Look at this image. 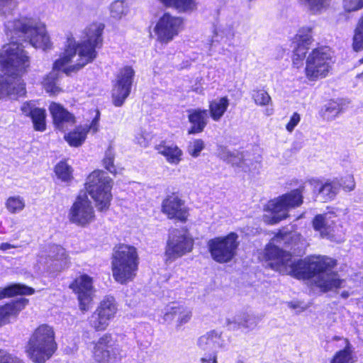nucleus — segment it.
I'll use <instances>...</instances> for the list:
<instances>
[{"mask_svg":"<svg viewBox=\"0 0 363 363\" xmlns=\"http://www.w3.org/2000/svg\"><path fill=\"white\" fill-rule=\"evenodd\" d=\"M5 33L11 40L28 42L35 48H50L51 43L45 25L35 19L21 18L5 23ZM30 62L22 45L16 41L5 45L0 50V98L5 96L17 97L25 95V83L21 79Z\"/></svg>","mask_w":363,"mask_h":363,"instance_id":"obj_1","label":"nucleus"},{"mask_svg":"<svg viewBox=\"0 0 363 363\" xmlns=\"http://www.w3.org/2000/svg\"><path fill=\"white\" fill-rule=\"evenodd\" d=\"M300 238L296 232L280 230L265 248L264 256L269 262L268 265L281 274H289L298 279H311L323 291L343 287L345 280L333 271L336 265L335 260L321 256L299 259L276 246V244H296Z\"/></svg>","mask_w":363,"mask_h":363,"instance_id":"obj_2","label":"nucleus"},{"mask_svg":"<svg viewBox=\"0 0 363 363\" xmlns=\"http://www.w3.org/2000/svg\"><path fill=\"white\" fill-rule=\"evenodd\" d=\"M104 26L93 23L84 30L82 42L77 44L74 38L67 36L63 55L53 65V70L43 79V86L46 92L57 94L60 91L58 86L59 71L68 74L77 71L89 62L97 55L96 49L102 45L101 34Z\"/></svg>","mask_w":363,"mask_h":363,"instance_id":"obj_3","label":"nucleus"},{"mask_svg":"<svg viewBox=\"0 0 363 363\" xmlns=\"http://www.w3.org/2000/svg\"><path fill=\"white\" fill-rule=\"evenodd\" d=\"M137 249L128 245L116 246L113 252L111 267L114 279L124 284L133 280L138 270Z\"/></svg>","mask_w":363,"mask_h":363,"instance_id":"obj_4","label":"nucleus"},{"mask_svg":"<svg viewBox=\"0 0 363 363\" xmlns=\"http://www.w3.org/2000/svg\"><path fill=\"white\" fill-rule=\"evenodd\" d=\"M56 350L55 332L52 327L45 324L34 330L26 347L28 357L35 363H45Z\"/></svg>","mask_w":363,"mask_h":363,"instance_id":"obj_5","label":"nucleus"},{"mask_svg":"<svg viewBox=\"0 0 363 363\" xmlns=\"http://www.w3.org/2000/svg\"><path fill=\"white\" fill-rule=\"evenodd\" d=\"M303 191V187H300L270 200L265 207L267 214L264 215V220L270 224H274L286 218L291 208L302 204Z\"/></svg>","mask_w":363,"mask_h":363,"instance_id":"obj_6","label":"nucleus"},{"mask_svg":"<svg viewBox=\"0 0 363 363\" xmlns=\"http://www.w3.org/2000/svg\"><path fill=\"white\" fill-rule=\"evenodd\" d=\"M112 179L102 170H95L86 179V189L99 211L108 208L112 198Z\"/></svg>","mask_w":363,"mask_h":363,"instance_id":"obj_7","label":"nucleus"},{"mask_svg":"<svg viewBox=\"0 0 363 363\" xmlns=\"http://www.w3.org/2000/svg\"><path fill=\"white\" fill-rule=\"evenodd\" d=\"M333 64L332 52L328 47L313 49L306 57L305 74L309 81L325 78Z\"/></svg>","mask_w":363,"mask_h":363,"instance_id":"obj_8","label":"nucleus"},{"mask_svg":"<svg viewBox=\"0 0 363 363\" xmlns=\"http://www.w3.org/2000/svg\"><path fill=\"white\" fill-rule=\"evenodd\" d=\"M238 236L230 233L224 237H218L208 241L207 246L213 260L218 263H227L236 255Z\"/></svg>","mask_w":363,"mask_h":363,"instance_id":"obj_9","label":"nucleus"},{"mask_svg":"<svg viewBox=\"0 0 363 363\" xmlns=\"http://www.w3.org/2000/svg\"><path fill=\"white\" fill-rule=\"evenodd\" d=\"M194 241L184 229H174L169 235L165 255L167 260H175L192 251Z\"/></svg>","mask_w":363,"mask_h":363,"instance_id":"obj_10","label":"nucleus"},{"mask_svg":"<svg viewBox=\"0 0 363 363\" xmlns=\"http://www.w3.org/2000/svg\"><path fill=\"white\" fill-rule=\"evenodd\" d=\"M93 356L99 363H115L121 357V348L110 334H104L95 343Z\"/></svg>","mask_w":363,"mask_h":363,"instance_id":"obj_11","label":"nucleus"},{"mask_svg":"<svg viewBox=\"0 0 363 363\" xmlns=\"http://www.w3.org/2000/svg\"><path fill=\"white\" fill-rule=\"evenodd\" d=\"M69 220L78 226L86 227L95 220V212L86 194H79L68 213Z\"/></svg>","mask_w":363,"mask_h":363,"instance_id":"obj_12","label":"nucleus"},{"mask_svg":"<svg viewBox=\"0 0 363 363\" xmlns=\"http://www.w3.org/2000/svg\"><path fill=\"white\" fill-rule=\"evenodd\" d=\"M134 76L135 71L130 66L119 70L112 89V99L116 106H121L130 95Z\"/></svg>","mask_w":363,"mask_h":363,"instance_id":"obj_13","label":"nucleus"},{"mask_svg":"<svg viewBox=\"0 0 363 363\" xmlns=\"http://www.w3.org/2000/svg\"><path fill=\"white\" fill-rule=\"evenodd\" d=\"M183 20L181 17L169 13H164L157 22L154 31L157 40L168 43L177 36L182 28Z\"/></svg>","mask_w":363,"mask_h":363,"instance_id":"obj_14","label":"nucleus"},{"mask_svg":"<svg viewBox=\"0 0 363 363\" xmlns=\"http://www.w3.org/2000/svg\"><path fill=\"white\" fill-rule=\"evenodd\" d=\"M118 311L115 298L106 296L89 318L91 326L96 331H102L108 326Z\"/></svg>","mask_w":363,"mask_h":363,"instance_id":"obj_15","label":"nucleus"},{"mask_svg":"<svg viewBox=\"0 0 363 363\" xmlns=\"http://www.w3.org/2000/svg\"><path fill=\"white\" fill-rule=\"evenodd\" d=\"M69 288L77 296L80 310L88 311L95 291L92 278L87 274H81L72 281Z\"/></svg>","mask_w":363,"mask_h":363,"instance_id":"obj_16","label":"nucleus"},{"mask_svg":"<svg viewBox=\"0 0 363 363\" xmlns=\"http://www.w3.org/2000/svg\"><path fill=\"white\" fill-rule=\"evenodd\" d=\"M335 217L336 216L333 212L318 214L313 220V227L321 238L341 242L343 240L344 233L343 232L341 233L336 232L334 220Z\"/></svg>","mask_w":363,"mask_h":363,"instance_id":"obj_17","label":"nucleus"},{"mask_svg":"<svg viewBox=\"0 0 363 363\" xmlns=\"http://www.w3.org/2000/svg\"><path fill=\"white\" fill-rule=\"evenodd\" d=\"M313 42L311 28L303 27L299 29L293 42L294 44L293 55L294 65L298 67L299 64L302 62Z\"/></svg>","mask_w":363,"mask_h":363,"instance_id":"obj_18","label":"nucleus"},{"mask_svg":"<svg viewBox=\"0 0 363 363\" xmlns=\"http://www.w3.org/2000/svg\"><path fill=\"white\" fill-rule=\"evenodd\" d=\"M313 193L323 202L333 199L338 194L341 183L337 178L327 179L325 182L312 179L309 182Z\"/></svg>","mask_w":363,"mask_h":363,"instance_id":"obj_19","label":"nucleus"},{"mask_svg":"<svg viewBox=\"0 0 363 363\" xmlns=\"http://www.w3.org/2000/svg\"><path fill=\"white\" fill-rule=\"evenodd\" d=\"M162 211L170 219L175 218L184 222L188 217V211L184 202L174 194L168 196L163 201Z\"/></svg>","mask_w":363,"mask_h":363,"instance_id":"obj_20","label":"nucleus"},{"mask_svg":"<svg viewBox=\"0 0 363 363\" xmlns=\"http://www.w3.org/2000/svg\"><path fill=\"white\" fill-rule=\"evenodd\" d=\"M49 110L54 124L59 130L65 132L75 123L74 116L60 104L52 102L49 106Z\"/></svg>","mask_w":363,"mask_h":363,"instance_id":"obj_21","label":"nucleus"},{"mask_svg":"<svg viewBox=\"0 0 363 363\" xmlns=\"http://www.w3.org/2000/svg\"><path fill=\"white\" fill-rule=\"evenodd\" d=\"M23 114L30 116L32 119L35 130L43 131L45 130V111L37 108L33 101L25 102L21 107Z\"/></svg>","mask_w":363,"mask_h":363,"instance_id":"obj_22","label":"nucleus"},{"mask_svg":"<svg viewBox=\"0 0 363 363\" xmlns=\"http://www.w3.org/2000/svg\"><path fill=\"white\" fill-rule=\"evenodd\" d=\"M155 148L172 165H177L182 160L183 152L174 143L161 141Z\"/></svg>","mask_w":363,"mask_h":363,"instance_id":"obj_23","label":"nucleus"},{"mask_svg":"<svg viewBox=\"0 0 363 363\" xmlns=\"http://www.w3.org/2000/svg\"><path fill=\"white\" fill-rule=\"evenodd\" d=\"M28 302L26 298H20L5 305H0V327L9 323L10 318L16 317Z\"/></svg>","mask_w":363,"mask_h":363,"instance_id":"obj_24","label":"nucleus"},{"mask_svg":"<svg viewBox=\"0 0 363 363\" xmlns=\"http://www.w3.org/2000/svg\"><path fill=\"white\" fill-rule=\"evenodd\" d=\"M224 340L222 333L216 330H211L199 337V346L203 350L211 351L215 353L218 348L223 346Z\"/></svg>","mask_w":363,"mask_h":363,"instance_id":"obj_25","label":"nucleus"},{"mask_svg":"<svg viewBox=\"0 0 363 363\" xmlns=\"http://www.w3.org/2000/svg\"><path fill=\"white\" fill-rule=\"evenodd\" d=\"M188 113L189 121L191 124L189 133L196 134L202 132L208 123V111L200 108L190 109L188 111Z\"/></svg>","mask_w":363,"mask_h":363,"instance_id":"obj_26","label":"nucleus"},{"mask_svg":"<svg viewBox=\"0 0 363 363\" xmlns=\"http://www.w3.org/2000/svg\"><path fill=\"white\" fill-rule=\"evenodd\" d=\"M259 321V318L253 315L243 313L233 318V320H228V326L230 329L235 330L239 328H244L250 330L254 329Z\"/></svg>","mask_w":363,"mask_h":363,"instance_id":"obj_27","label":"nucleus"},{"mask_svg":"<svg viewBox=\"0 0 363 363\" xmlns=\"http://www.w3.org/2000/svg\"><path fill=\"white\" fill-rule=\"evenodd\" d=\"M48 256L50 260H57L63 262L65 264L67 263V254L62 247L57 245H52L49 247L48 253L46 252H42L39 256L38 262L41 264H47V258H45V261L43 260L44 257Z\"/></svg>","mask_w":363,"mask_h":363,"instance_id":"obj_28","label":"nucleus"},{"mask_svg":"<svg viewBox=\"0 0 363 363\" xmlns=\"http://www.w3.org/2000/svg\"><path fill=\"white\" fill-rule=\"evenodd\" d=\"M345 347L337 352L330 361V363H354L356 357L354 348L347 339H343Z\"/></svg>","mask_w":363,"mask_h":363,"instance_id":"obj_29","label":"nucleus"},{"mask_svg":"<svg viewBox=\"0 0 363 363\" xmlns=\"http://www.w3.org/2000/svg\"><path fill=\"white\" fill-rule=\"evenodd\" d=\"M165 6L172 8L179 13H192L198 7V0H164Z\"/></svg>","mask_w":363,"mask_h":363,"instance_id":"obj_30","label":"nucleus"},{"mask_svg":"<svg viewBox=\"0 0 363 363\" xmlns=\"http://www.w3.org/2000/svg\"><path fill=\"white\" fill-rule=\"evenodd\" d=\"M229 106V100L226 96L216 99L210 102L209 111L214 121H218Z\"/></svg>","mask_w":363,"mask_h":363,"instance_id":"obj_31","label":"nucleus"},{"mask_svg":"<svg viewBox=\"0 0 363 363\" xmlns=\"http://www.w3.org/2000/svg\"><path fill=\"white\" fill-rule=\"evenodd\" d=\"M87 133L86 125H79L73 131L66 134L65 139L70 146L79 147L85 141Z\"/></svg>","mask_w":363,"mask_h":363,"instance_id":"obj_32","label":"nucleus"},{"mask_svg":"<svg viewBox=\"0 0 363 363\" xmlns=\"http://www.w3.org/2000/svg\"><path fill=\"white\" fill-rule=\"evenodd\" d=\"M236 27L237 23L235 22L220 23L216 26L213 30V39L211 43L218 41V38L232 39L235 36Z\"/></svg>","mask_w":363,"mask_h":363,"instance_id":"obj_33","label":"nucleus"},{"mask_svg":"<svg viewBox=\"0 0 363 363\" xmlns=\"http://www.w3.org/2000/svg\"><path fill=\"white\" fill-rule=\"evenodd\" d=\"M34 293V289L21 284H13L0 290V300L17 294L30 295Z\"/></svg>","mask_w":363,"mask_h":363,"instance_id":"obj_34","label":"nucleus"},{"mask_svg":"<svg viewBox=\"0 0 363 363\" xmlns=\"http://www.w3.org/2000/svg\"><path fill=\"white\" fill-rule=\"evenodd\" d=\"M298 2L307 8L313 14L320 13L325 10L330 4L331 0H297Z\"/></svg>","mask_w":363,"mask_h":363,"instance_id":"obj_35","label":"nucleus"},{"mask_svg":"<svg viewBox=\"0 0 363 363\" xmlns=\"http://www.w3.org/2000/svg\"><path fill=\"white\" fill-rule=\"evenodd\" d=\"M343 110L342 105L337 101L328 102L322 109L323 117L328 120H334Z\"/></svg>","mask_w":363,"mask_h":363,"instance_id":"obj_36","label":"nucleus"},{"mask_svg":"<svg viewBox=\"0 0 363 363\" xmlns=\"http://www.w3.org/2000/svg\"><path fill=\"white\" fill-rule=\"evenodd\" d=\"M352 49L355 52L363 50V15L361 16L354 30Z\"/></svg>","mask_w":363,"mask_h":363,"instance_id":"obj_37","label":"nucleus"},{"mask_svg":"<svg viewBox=\"0 0 363 363\" xmlns=\"http://www.w3.org/2000/svg\"><path fill=\"white\" fill-rule=\"evenodd\" d=\"M5 205L9 212L13 214L20 213L26 206L23 198L20 196L9 197Z\"/></svg>","mask_w":363,"mask_h":363,"instance_id":"obj_38","label":"nucleus"},{"mask_svg":"<svg viewBox=\"0 0 363 363\" xmlns=\"http://www.w3.org/2000/svg\"><path fill=\"white\" fill-rule=\"evenodd\" d=\"M111 16L115 19H121L128 13V7L123 0L114 1L109 7Z\"/></svg>","mask_w":363,"mask_h":363,"instance_id":"obj_39","label":"nucleus"},{"mask_svg":"<svg viewBox=\"0 0 363 363\" xmlns=\"http://www.w3.org/2000/svg\"><path fill=\"white\" fill-rule=\"evenodd\" d=\"M115 154L111 147H109L105 152L104 157L102 160L104 168L113 174H116V168L114 165Z\"/></svg>","mask_w":363,"mask_h":363,"instance_id":"obj_40","label":"nucleus"},{"mask_svg":"<svg viewBox=\"0 0 363 363\" xmlns=\"http://www.w3.org/2000/svg\"><path fill=\"white\" fill-rule=\"evenodd\" d=\"M191 310L186 306L180 304L178 311V318L177 320V328H179L183 325L187 323L191 320Z\"/></svg>","mask_w":363,"mask_h":363,"instance_id":"obj_41","label":"nucleus"},{"mask_svg":"<svg viewBox=\"0 0 363 363\" xmlns=\"http://www.w3.org/2000/svg\"><path fill=\"white\" fill-rule=\"evenodd\" d=\"M55 172L58 178L63 181H67L71 178V167L65 162H59L55 167Z\"/></svg>","mask_w":363,"mask_h":363,"instance_id":"obj_42","label":"nucleus"},{"mask_svg":"<svg viewBox=\"0 0 363 363\" xmlns=\"http://www.w3.org/2000/svg\"><path fill=\"white\" fill-rule=\"evenodd\" d=\"M151 139L152 137L149 133L144 130L140 129L136 132L135 135L134 141L140 147H147L149 146Z\"/></svg>","mask_w":363,"mask_h":363,"instance_id":"obj_43","label":"nucleus"},{"mask_svg":"<svg viewBox=\"0 0 363 363\" xmlns=\"http://www.w3.org/2000/svg\"><path fill=\"white\" fill-rule=\"evenodd\" d=\"M252 98L255 103L259 106H266L271 101V97L264 90H256L253 91Z\"/></svg>","mask_w":363,"mask_h":363,"instance_id":"obj_44","label":"nucleus"},{"mask_svg":"<svg viewBox=\"0 0 363 363\" xmlns=\"http://www.w3.org/2000/svg\"><path fill=\"white\" fill-rule=\"evenodd\" d=\"M179 306L180 303H173L165 308V312L163 315V319L165 322L171 323L174 319H177Z\"/></svg>","mask_w":363,"mask_h":363,"instance_id":"obj_45","label":"nucleus"},{"mask_svg":"<svg viewBox=\"0 0 363 363\" xmlns=\"http://www.w3.org/2000/svg\"><path fill=\"white\" fill-rule=\"evenodd\" d=\"M342 6L346 13L356 12L363 9L359 0H342Z\"/></svg>","mask_w":363,"mask_h":363,"instance_id":"obj_46","label":"nucleus"},{"mask_svg":"<svg viewBox=\"0 0 363 363\" xmlns=\"http://www.w3.org/2000/svg\"><path fill=\"white\" fill-rule=\"evenodd\" d=\"M204 148V143L201 139L194 140L188 147L189 153L194 157H197Z\"/></svg>","mask_w":363,"mask_h":363,"instance_id":"obj_47","label":"nucleus"},{"mask_svg":"<svg viewBox=\"0 0 363 363\" xmlns=\"http://www.w3.org/2000/svg\"><path fill=\"white\" fill-rule=\"evenodd\" d=\"M339 180L341 183V187L345 191H351L354 189L356 184L353 175L348 174Z\"/></svg>","mask_w":363,"mask_h":363,"instance_id":"obj_48","label":"nucleus"},{"mask_svg":"<svg viewBox=\"0 0 363 363\" xmlns=\"http://www.w3.org/2000/svg\"><path fill=\"white\" fill-rule=\"evenodd\" d=\"M0 363H25L20 358L0 350Z\"/></svg>","mask_w":363,"mask_h":363,"instance_id":"obj_49","label":"nucleus"},{"mask_svg":"<svg viewBox=\"0 0 363 363\" xmlns=\"http://www.w3.org/2000/svg\"><path fill=\"white\" fill-rule=\"evenodd\" d=\"M218 154L220 157L224 161H226L227 162H235L234 161V159L237 158L235 157V152H232L229 151L228 149L222 147L219 151Z\"/></svg>","mask_w":363,"mask_h":363,"instance_id":"obj_50","label":"nucleus"},{"mask_svg":"<svg viewBox=\"0 0 363 363\" xmlns=\"http://www.w3.org/2000/svg\"><path fill=\"white\" fill-rule=\"evenodd\" d=\"M301 120V116L298 113H294L291 116L289 122L286 124V130L291 133L295 127L298 124Z\"/></svg>","mask_w":363,"mask_h":363,"instance_id":"obj_51","label":"nucleus"},{"mask_svg":"<svg viewBox=\"0 0 363 363\" xmlns=\"http://www.w3.org/2000/svg\"><path fill=\"white\" fill-rule=\"evenodd\" d=\"M99 112L97 111L95 118L92 120L89 125H86L88 127V132L91 131L93 133H96L99 130Z\"/></svg>","mask_w":363,"mask_h":363,"instance_id":"obj_52","label":"nucleus"},{"mask_svg":"<svg viewBox=\"0 0 363 363\" xmlns=\"http://www.w3.org/2000/svg\"><path fill=\"white\" fill-rule=\"evenodd\" d=\"M201 363H217V357L215 353L206 354L201 359Z\"/></svg>","mask_w":363,"mask_h":363,"instance_id":"obj_53","label":"nucleus"},{"mask_svg":"<svg viewBox=\"0 0 363 363\" xmlns=\"http://www.w3.org/2000/svg\"><path fill=\"white\" fill-rule=\"evenodd\" d=\"M287 305L290 308L297 310L298 312H301L306 309V307L303 306L302 303L297 301L289 302Z\"/></svg>","mask_w":363,"mask_h":363,"instance_id":"obj_54","label":"nucleus"},{"mask_svg":"<svg viewBox=\"0 0 363 363\" xmlns=\"http://www.w3.org/2000/svg\"><path fill=\"white\" fill-rule=\"evenodd\" d=\"M13 0H0V14L6 13L7 8L10 7Z\"/></svg>","mask_w":363,"mask_h":363,"instance_id":"obj_55","label":"nucleus"},{"mask_svg":"<svg viewBox=\"0 0 363 363\" xmlns=\"http://www.w3.org/2000/svg\"><path fill=\"white\" fill-rule=\"evenodd\" d=\"M235 157H237L236 159H234V161L235 162V163L230 162V163L232 164L233 165L242 167V163L243 162L242 156L241 155H240L238 152H235Z\"/></svg>","mask_w":363,"mask_h":363,"instance_id":"obj_56","label":"nucleus"},{"mask_svg":"<svg viewBox=\"0 0 363 363\" xmlns=\"http://www.w3.org/2000/svg\"><path fill=\"white\" fill-rule=\"evenodd\" d=\"M14 247H16L14 245H12L7 242H4L0 245V250H2V251H6L7 250L14 248Z\"/></svg>","mask_w":363,"mask_h":363,"instance_id":"obj_57","label":"nucleus"},{"mask_svg":"<svg viewBox=\"0 0 363 363\" xmlns=\"http://www.w3.org/2000/svg\"><path fill=\"white\" fill-rule=\"evenodd\" d=\"M359 62L360 64H363V57L359 60Z\"/></svg>","mask_w":363,"mask_h":363,"instance_id":"obj_58","label":"nucleus"},{"mask_svg":"<svg viewBox=\"0 0 363 363\" xmlns=\"http://www.w3.org/2000/svg\"><path fill=\"white\" fill-rule=\"evenodd\" d=\"M359 1L360 4H362V8H363V0H359Z\"/></svg>","mask_w":363,"mask_h":363,"instance_id":"obj_59","label":"nucleus"},{"mask_svg":"<svg viewBox=\"0 0 363 363\" xmlns=\"http://www.w3.org/2000/svg\"><path fill=\"white\" fill-rule=\"evenodd\" d=\"M161 1V3H163L164 2V0H160Z\"/></svg>","mask_w":363,"mask_h":363,"instance_id":"obj_60","label":"nucleus"},{"mask_svg":"<svg viewBox=\"0 0 363 363\" xmlns=\"http://www.w3.org/2000/svg\"><path fill=\"white\" fill-rule=\"evenodd\" d=\"M360 76H363V72L360 74Z\"/></svg>","mask_w":363,"mask_h":363,"instance_id":"obj_61","label":"nucleus"}]
</instances>
